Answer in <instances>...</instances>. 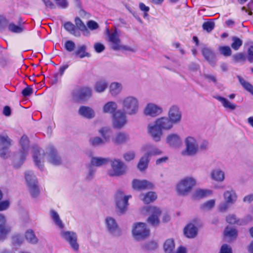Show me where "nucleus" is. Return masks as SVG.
Wrapping results in <instances>:
<instances>
[{
    "label": "nucleus",
    "mask_w": 253,
    "mask_h": 253,
    "mask_svg": "<svg viewBox=\"0 0 253 253\" xmlns=\"http://www.w3.org/2000/svg\"><path fill=\"white\" fill-rule=\"evenodd\" d=\"M121 103L123 111L126 114L130 116L136 115L139 111V104L138 98L133 95L124 97Z\"/></svg>",
    "instance_id": "f257e3e1"
},
{
    "label": "nucleus",
    "mask_w": 253,
    "mask_h": 253,
    "mask_svg": "<svg viewBox=\"0 0 253 253\" xmlns=\"http://www.w3.org/2000/svg\"><path fill=\"white\" fill-rule=\"evenodd\" d=\"M21 149L18 154L15 155L13 158V165L16 168H19L24 163L29 150V140L26 135H23L19 141Z\"/></svg>",
    "instance_id": "f03ea898"
},
{
    "label": "nucleus",
    "mask_w": 253,
    "mask_h": 253,
    "mask_svg": "<svg viewBox=\"0 0 253 253\" xmlns=\"http://www.w3.org/2000/svg\"><path fill=\"white\" fill-rule=\"evenodd\" d=\"M196 184V180L194 178L186 177L177 184L176 191L179 195L186 196L191 192Z\"/></svg>",
    "instance_id": "7ed1b4c3"
},
{
    "label": "nucleus",
    "mask_w": 253,
    "mask_h": 253,
    "mask_svg": "<svg viewBox=\"0 0 253 253\" xmlns=\"http://www.w3.org/2000/svg\"><path fill=\"white\" fill-rule=\"evenodd\" d=\"M25 179L29 192L33 198L37 197L40 194V189L38 180L32 171L25 172Z\"/></svg>",
    "instance_id": "20e7f679"
},
{
    "label": "nucleus",
    "mask_w": 253,
    "mask_h": 253,
    "mask_svg": "<svg viewBox=\"0 0 253 253\" xmlns=\"http://www.w3.org/2000/svg\"><path fill=\"white\" fill-rule=\"evenodd\" d=\"M185 148L181 152L183 156H194L198 152L199 146L196 139L192 136H188L184 140Z\"/></svg>",
    "instance_id": "39448f33"
},
{
    "label": "nucleus",
    "mask_w": 253,
    "mask_h": 253,
    "mask_svg": "<svg viewBox=\"0 0 253 253\" xmlns=\"http://www.w3.org/2000/svg\"><path fill=\"white\" fill-rule=\"evenodd\" d=\"M111 166L112 169L108 172L110 176L122 175L126 172L127 170L126 166L119 159L112 160Z\"/></svg>",
    "instance_id": "423d86ee"
},
{
    "label": "nucleus",
    "mask_w": 253,
    "mask_h": 253,
    "mask_svg": "<svg viewBox=\"0 0 253 253\" xmlns=\"http://www.w3.org/2000/svg\"><path fill=\"white\" fill-rule=\"evenodd\" d=\"M132 233L135 239L140 240L149 236L150 230L146 228V224L144 223L138 222L134 224Z\"/></svg>",
    "instance_id": "0eeeda50"
},
{
    "label": "nucleus",
    "mask_w": 253,
    "mask_h": 253,
    "mask_svg": "<svg viewBox=\"0 0 253 253\" xmlns=\"http://www.w3.org/2000/svg\"><path fill=\"white\" fill-rule=\"evenodd\" d=\"M130 196H125L124 193L118 191L115 195V202L118 211L121 213H124L127 209L128 200Z\"/></svg>",
    "instance_id": "6e6552de"
},
{
    "label": "nucleus",
    "mask_w": 253,
    "mask_h": 253,
    "mask_svg": "<svg viewBox=\"0 0 253 253\" xmlns=\"http://www.w3.org/2000/svg\"><path fill=\"white\" fill-rule=\"evenodd\" d=\"M60 235L63 239L69 244L71 247L75 251L79 250V245L77 243V235L75 232L61 230Z\"/></svg>",
    "instance_id": "1a4fd4ad"
},
{
    "label": "nucleus",
    "mask_w": 253,
    "mask_h": 253,
    "mask_svg": "<svg viewBox=\"0 0 253 253\" xmlns=\"http://www.w3.org/2000/svg\"><path fill=\"white\" fill-rule=\"evenodd\" d=\"M105 225L107 231L111 236L115 237L121 236V230L114 218L107 217L105 219Z\"/></svg>",
    "instance_id": "9d476101"
},
{
    "label": "nucleus",
    "mask_w": 253,
    "mask_h": 253,
    "mask_svg": "<svg viewBox=\"0 0 253 253\" xmlns=\"http://www.w3.org/2000/svg\"><path fill=\"white\" fill-rule=\"evenodd\" d=\"M127 123L126 114L122 110H117L113 115V126L115 128H121Z\"/></svg>",
    "instance_id": "9b49d317"
},
{
    "label": "nucleus",
    "mask_w": 253,
    "mask_h": 253,
    "mask_svg": "<svg viewBox=\"0 0 253 253\" xmlns=\"http://www.w3.org/2000/svg\"><path fill=\"white\" fill-rule=\"evenodd\" d=\"M33 149V158L35 165L41 170L43 168V159L45 155L44 151L38 146H34Z\"/></svg>",
    "instance_id": "f8f14e48"
},
{
    "label": "nucleus",
    "mask_w": 253,
    "mask_h": 253,
    "mask_svg": "<svg viewBox=\"0 0 253 253\" xmlns=\"http://www.w3.org/2000/svg\"><path fill=\"white\" fill-rule=\"evenodd\" d=\"M47 161L54 166H59L62 164L61 157L57 150L53 147H49L46 152Z\"/></svg>",
    "instance_id": "ddd939ff"
},
{
    "label": "nucleus",
    "mask_w": 253,
    "mask_h": 253,
    "mask_svg": "<svg viewBox=\"0 0 253 253\" xmlns=\"http://www.w3.org/2000/svg\"><path fill=\"white\" fill-rule=\"evenodd\" d=\"M168 117L174 124H179L182 119V112L177 105H172L169 109Z\"/></svg>",
    "instance_id": "4468645a"
},
{
    "label": "nucleus",
    "mask_w": 253,
    "mask_h": 253,
    "mask_svg": "<svg viewBox=\"0 0 253 253\" xmlns=\"http://www.w3.org/2000/svg\"><path fill=\"white\" fill-rule=\"evenodd\" d=\"M106 32L108 37V41L111 42V48L114 50H119L121 41L118 30L116 29L113 33H111L109 30L107 29Z\"/></svg>",
    "instance_id": "2eb2a0df"
},
{
    "label": "nucleus",
    "mask_w": 253,
    "mask_h": 253,
    "mask_svg": "<svg viewBox=\"0 0 253 253\" xmlns=\"http://www.w3.org/2000/svg\"><path fill=\"white\" fill-rule=\"evenodd\" d=\"M72 96L76 100H83L90 97L92 94V90L90 87H84L72 92Z\"/></svg>",
    "instance_id": "dca6fc26"
},
{
    "label": "nucleus",
    "mask_w": 253,
    "mask_h": 253,
    "mask_svg": "<svg viewBox=\"0 0 253 253\" xmlns=\"http://www.w3.org/2000/svg\"><path fill=\"white\" fill-rule=\"evenodd\" d=\"M162 112L163 108L161 107L152 103L147 104L144 109V114L152 117H156Z\"/></svg>",
    "instance_id": "f3484780"
},
{
    "label": "nucleus",
    "mask_w": 253,
    "mask_h": 253,
    "mask_svg": "<svg viewBox=\"0 0 253 253\" xmlns=\"http://www.w3.org/2000/svg\"><path fill=\"white\" fill-rule=\"evenodd\" d=\"M148 211L151 213L147 219L148 223L153 226H158L160 222L159 216L161 213L160 209L155 207H149Z\"/></svg>",
    "instance_id": "a211bd4d"
},
{
    "label": "nucleus",
    "mask_w": 253,
    "mask_h": 253,
    "mask_svg": "<svg viewBox=\"0 0 253 253\" xmlns=\"http://www.w3.org/2000/svg\"><path fill=\"white\" fill-rule=\"evenodd\" d=\"M153 186L152 183L146 180H140L134 179L132 182V188L137 191L151 189H153Z\"/></svg>",
    "instance_id": "6ab92c4d"
},
{
    "label": "nucleus",
    "mask_w": 253,
    "mask_h": 253,
    "mask_svg": "<svg viewBox=\"0 0 253 253\" xmlns=\"http://www.w3.org/2000/svg\"><path fill=\"white\" fill-rule=\"evenodd\" d=\"M148 133L156 142L160 141L163 134L162 130L159 126H157L155 122L154 125L149 124L148 126Z\"/></svg>",
    "instance_id": "aec40b11"
},
{
    "label": "nucleus",
    "mask_w": 253,
    "mask_h": 253,
    "mask_svg": "<svg viewBox=\"0 0 253 253\" xmlns=\"http://www.w3.org/2000/svg\"><path fill=\"white\" fill-rule=\"evenodd\" d=\"M141 150L145 152L144 156L148 159L153 156L161 155L163 153L161 150L157 148L155 145L151 144H147L143 146Z\"/></svg>",
    "instance_id": "412c9836"
},
{
    "label": "nucleus",
    "mask_w": 253,
    "mask_h": 253,
    "mask_svg": "<svg viewBox=\"0 0 253 253\" xmlns=\"http://www.w3.org/2000/svg\"><path fill=\"white\" fill-rule=\"evenodd\" d=\"M157 126H159L163 130H169L171 129L174 124L168 117H162L156 120L155 121Z\"/></svg>",
    "instance_id": "4be33fe9"
},
{
    "label": "nucleus",
    "mask_w": 253,
    "mask_h": 253,
    "mask_svg": "<svg viewBox=\"0 0 253 253\" xmlns=\"http://www.w3.org/2000/svg\"><path fill=\"white\" fill-rule=\"evenodd\" d=\"M130 140L129 134L125 132H119L112 138V142L116 145H123Z\"/></svg>",
    "instance_id": "5701e85b"
},
{
    "label": "nucleus",
    "mask_w": 253,
    "mask_h": 253,
    "mask_svg": "<svg viewBox=\"0 0 253 253\" xmlns=\"http://www.w3.org/2000/svg\"><path fill=\"white\" fill-rule=\"evenodd\" d=\"M166 142L172 148H178L181 144V140L179 136L175 133H171L167 135Z\"/></svg>",
    "instance_id": "b1692460"
},
{
    "label": "nucleus",
    "mask_w": 253,
    "mask_h": 253,
    "mask_svg": "<svg viewBox=\"0 0 253 253\" xmlns=\"http://www.w3.org/2000/svg\"><path fill=\"white\" fill-rule=\"evenodd\" d=\"M78 113L80 115L87 119L93 118L95 115L94 110L91 108L85 106H81Z\"/></svg>",
    "instance_id": "393cba45"
},
{
    "label": "nucleus",
    "mask_w": 253,
    "mask_h": 253,
    "mask_svg": "<svg viewBox=\"0 0 253 253\" xmlns=\"http://www.w3.org/2000/svg\"><path fill=\"white\" fill-rule=\"evenodd\" d=\"M202 53L205 59L211 64L213 65L215 63V56L213 51L208 47L202 49Z\"/></svg>",
    "instance_id": "a878e982"
},
{
    "label": "nucleus",
    "mask_w": 253,
    "mask_h": 253,
    "mask_svg": "<svg viewBox=\"0 0 253 253\" xmlns=\"http://www.w3.org/2000/svg\"><path fill=\"white\" fill-rule=\"evenodd\" d=\"M198 233V228L193 224H188L184 229V234L188 238H195Z\"/></svg>",
    "instance_id": "bb28decb"
},
{
    "label": "nucleus",
    "mask_w": 253,
    "mask_h": 253,
    "mask_svg": "<svg viewBox=\"0 0 253 253\" xmlns=\"http://www.w3.org/2000/svg\"><path fill=\"white\" fill-rule=\"evenodd\" d=\"M225 201L233 205L237 200V195L233 189L225 191L223 194Z\"/></svg>",
    "instance_id": "cd10ccee"
},
{
    "label": "nucleus",
    "mask_w": 253,
    "mask_h": 253,
    "mask_svg": "<svg viewBox=\"0 0 253 253\" xmlns=\"http://www.w3.org/2000/svg\"><path fill=\"white\" fill-rule=\"evenodd\" d=\"M210 175L211 179L217 182H222L225 179L224 172L219 169L212 170Z\"/></svg>",
    "instance_id": "c85d7f7f"
},
{
    "label": "nucleus",
    "mask_w": 253,
    "mask_h": 253,
    "mask_svg": "<svg viewBox=\"0 0 253 253\" xmlns=\"http://www.w3.org/2000/svg\"><path fill=\"white\" fill-rule=\"evenodd\" d=\"M108 83L104 79L97 81L94 85V90L98 93L103 92L107 88Z\"/></svg>",
    "instance_id": "c756f323"
},
{
    "label": "nucleus",
    "mask_w": 253,
    "mask_h": 253,
    "mask_svg": "<svg viewBox=\"0 0 253 253\" xmlns=\"http://www.w3.org/2000/svg\"><path fill=\"white\" fill-rule=\"evenodd\" d=\"M122 89V84L118 82H113L109 86V92L113 96H117L121 93Z\"/></svg>",
    "instance_id": "7c9ffc66"
},
{
    "label": "nucleus",
    "mask_w": 253,
    "mask_h": 253,
    "mask_svg": "<svg viewBox=\"0 0 253 253\" xmlns=\"http://www.w3.org/2000/svg\"><path fill=\"white\" fill-rule=\"evenodd\" d=\"M118 106L114 101H109L106 103L103 107V112L105 113H109L114 115L117 111Z\"/></svg>",
    "instance_id": "2f4dec72"
},
{
    "label": "nucleus",
    "mask_w": 253,
    "mask_h": 253,
    "mask_svg": "<svg viewBox=\"0 0 253 253\" xmlns=\"http://www.w3.org/2000/svg\"><path fill=\"white\" fill-rule=\"evenodd\" d=\"M106 142L107 141L99 136H95L89 139V143L93 147H102Z\"/></svg>",
    "instance_id": "473e14b6"
},
{
    "label": "nucleus",
    "mask_w": 253,
    "mask_h": 253,
    "mask_svg": "<svg viewBox=\"0 0 253 253\" xmlns=\"http://www.w3.org/2000/svg\"><path fill=\"white\" fill-rule=\"evenodd\" d=\"M215 98L221 103L222 105L225 109L232 111L235 110L236 108L235 104L232 103L225 98L219 96H217L215 97Z\"/></svg>",
    "instance_id": "72a5a7b5"
},
{
    "label": "nucleus",
    "mask_w": 253,
    "mask_h": 253,
    "mask_svg": "<svg viewBox=\"0 0 253 253\" xmlns=\"http://www.w3.org/2000/svg\"><path fill=\"white\" fill-rule=\"evenodd\" d=\"M25 237L26 241L31 244H36L39 241L34 231L32 229H28L26 231Z\"/></svg>",
    "instance_id": "f704fd0d"
},
{
    "label": "nucleus",
    "mask_w": 253,
    "mask_h": 253,
    "mask_svg": "<svg viewBox=\"0 0 253 253\" xmlns=\"http://www.w3.org/2000/svg\"><path fill=\"white\" fill-rule=\"evenodd\" d=\"M96 169L91 165H88L84 172V179L86 181L91 180L95 175Z\"/></svg>",
    "instance_id": "c9c22d12"
},
{
    "label": "nucleus",
    "mask_w": 253,
    "mask_h": 253,
    "mask_svg": "<svg viewBox=\"0 0 253 253\" xmlns=\"http://www.w3.org/2000/svg\"><path fill=\"white\" fill-rule=\"evenodd\" d=\"M140 199L146 204L154 201L157 198V195L154 192H149L145 195H140Z\"/></svg>",
    "instance_id": "e433bc0d"
},
{
    "label": "nucleus",
    "mask_w": 253,
    "mask_h": 253,
    "mask_svg": "<svg viewBox=\"0 0 253 253\" xmlns=\"http://www.w3.org/2000/svg\"><path fill=\"white\" fill-rule=\"evenodd\" d=\"M49 213L50 217L53 220L55 225L58 226L60 228L63 229L64 227V225L60 219L58 213L54 210H51Z\"/></svg>",
    "instance_id": "4c0bfd02"
},
{
    "label": "nucleus",
    "mask_w": 253,
    "mask_h": 253,
    "mask_svg": "<svg viewBox=\"0 0 253 253\" xmlns=\"http://www.w3.org/2000/svg\"><path fill=\"white\" fill-rule=\"evenodd\" d=\"M86 46L85 45H82L78 47L77 50L75 51L74 54L79 56L81 58H83L85 57H90V55L89 53L86 52Z\"/></svg>",
    "instance_id": "58836bf2"
},
{
    "label": "nucleus",
    "mask_w": 253,
    "mask_h": 253,
    "mask_svg": "<svg viewBox=\"0 0 253 253\" xmlns=\"http://www.w3.org/2000/svg\"><path fill=\"white\" fill-rule=\"evenodd\" d=\"M108 162V159L100 157H92L89 165H91L93 167L94 166L100 167Z\"/></svg>",
    "instance_id": "ea45409f"
},
{
    "label": "nucleus",
    "mask_w": 253,
    "mask_h": 253,
    "mask_svg": "<svg viewBox=\"0 0 253 253\" xmlns=\"http://www.w3.org/2000/svg\"><path fill=\"white\" fill-rule=\"evenodd\" d=\"M149 163V159L145 157L142 156L137 164V169L141 171H143L147 169Z\"/></svg>",
    "instance_id": "a19ab883"
},
{
    "label": "nucleus",
    "mask_w": 253,
    "mask_h": 253,
    "mask_svg": "<svg viewBox=\"0 0 253 253\" xmlns=\"http://www.w3.org/2000/svg\"><path fill=\"white\" fill-rule=\"evenodd\" d=\"M240 84L242 85L245 89L250 92L253 95V86L249 82L246 81L240 76H237Z\"/></svg>",
    "instance_id": "79ce46f5"
},
{
    "label": "nucleus",
    "mask_w": 253,
    "mask_h": 253,
    "mask_svg": "<svg viewBox=\"0 0 253 253\" xmlns=\"http://www.w3.org/2000/svg\"><path fill=\"white\" fill-rule=\"evenodd\" d=\"M175 248L174 241L168 239L164 243V249L165 253H172Z\"/></svg>",
    "instance_id": "37998d69"
},
{
    "label": "nucleus",
    "mask_w": 253,
    "mask_h": 253,
    "mask_svg": "<svg viewBox=\"0 0 253 253\" xmlns=\"http://www.w3.org/2000/svg\"><path fill=\"white\" fill-rule=\"evenodd\" d=\"M211 194V191L206 189H198L197 190L194 195L193 197L196 199H202L210 195Z\"/></svg>",
    "instance_id": "c03bdc74"
},
{
    "label": "nucleus",
    "mask_w": 253,
    "mask_h": 253,
    "mask_svg": "<svg viewBox=\"0 0 253 253\" xmlns=\"http://www.w3.org/2000/svg\"><path fill=\"white\" fill-rule=\"evenodd\" d=\"M111 129L110 127L105 126L100 128L98 130V132L103 139L107 141V142H109L110 139V136L108 134L111 132Z\"/></svg>",
    "instance_id": "a18cd8bd"
},
{
    "label": "nucleus",
    "mask_w": 253,
    "mask_h": 253,
    "mask_svg": "<svg viewBox=\"0 0 253 253\" xmlns=\"http://www.w3.org/2000/svg\"><path fill=\"white\" fill-rule=\"evenodd\" d=\"M12 140L7 135L0 134V146L10 147Z\"/></svg>",
    "instance_id": "49530a36"
},
{
    "label": "nucleus",
    "mask_w": 253,
    "mask_h": 253,
    "mask_svg": "<svg viewBox=\"0 0 253 253\" xmlns=\"http://www.w3.org/2000/svg\"><path fill=\"white\" fill-rule=\"evenodd\" d=\"M64 27L66 31L75 36H79L76 31V26L71 22H67L64 24Z\"/></svg>",
    "instance_id": "de8ad7c7"
},
{
    "label": "nucleus",
    "mask_w": 253,
    "mask_h": 253,
    "mask_svg": "<svg viewBox=\"0 0 253 253\" xmlns=\"http://www.w3.org/2000/svg\"><path fill=\"white\" fill-rule=\"evenodd\" d=\"M75 23L76 27L81 31L83 32H86L87 33H89V32L86 27L85 24L83 23V22L81 20V19L79 17H76L75 19Z\"/></svg>",
    "instance_id": "09e8293b"
},
{
    "label": "nucleus",
    "mask_w": 253,
    "mask_h": 253,
    "mask_svg": "<svg viewBox=\"0 0 253 253\" xmlns=\"http://www.w3.org/2000/svg\"><path fill=\"white\" fill-rule=\"evenodd\" d=\"M240 220L241 219L237 218L234 214H230L226 217V221L230 224H237L240 225Z\"/></svg>",
    "instance_id": "8fccbe9b"
},
{
    "label": "nucleus",
    "mask_w": 253,
    "mask_h": 253,
    "mask_svg": "<svg viewBox=\"0 0 253 253\" xmlns=\"http://www.w3.org/2000/svg\"><path fill=\"white\" fill-rule=\"evenodd\" d=\"M224 233L225 236L235 239L236 238L237 235V231L234 228L227 227L225 229Z\"/></svg>",
    "instance_id": "3c124183"
},
{
    "label": "nucleus",
    "mask_w": 253,
    "mask_h": 253,
    "mask_svg": "<svg viewBox=\"0 0 253 253\" xmlns=\"http://www.w3.org/2000/svg\"><path fill=\"white\" fill-rule=\"evenodd\" d=\"M232 41L233 42L231 45V47L235 50H238L240 47L242 45V41L235 36L232 38Z\"/></svg>",
    "instance_id": "603ef678"
},
{
    "label": "nucleus",
    "mask_w": 253,
    "mask_h": 253,
    "mask_svg": "<svg viewBox=\"0 0 253 253\" xmlns=\"http://www.w3.org/2000/svg\"><path fill=\"white\" fill-rule=\"evenodd\" d=\"M231 205H232V204L224 201L219 204L217 208V210L220 212H225L230 208Z\"/></svg>",
    "instance_id": "864d4df0"
},
{
    "label": "nucleus",
    "mask_w": 253,
    "mask_h": 253,
    "mask_svg": "<svg viewBox=\"0 0 253 253\" xmlns=\"http://www.w3.org/2000/svg\"><path fill=\"white\" fill-rule=\"evenodd\" d=\"M9 148L10 147L2 146L0 148V157L4 159H6L9 157Z\"/></svg>",
    "instance_id": "5fc2aeb1"
},
{
    "label": "nucleus",
    "mask_w": 253,
    "mask_h": 253,
    "mask_svg": "<svg viewBox=\"0 0 253 253\" xmlns=\"http://www.w3.org/2000/svg\"><path fill=\"white\" fill-rule=\"evenodd\" d=\"M8 28L10 31L15 33H20L24 31L23 27L17 26L13 23L9 24Z\"/></svg>",
    "instance_id": "6e6d98bb"
},
{
    "label": "nucleus",
    "mask_w": 253,
    "mask_h": 253,
    "mask_svg": "<svg viewBox=\"0 0 253 253\" xmlns=\"http://www.w3.org/2000/svg\"><path fill=\"white\" fill-rule=\"evenodd\" d=\"M215 23L212 21H208L203 24L202 28L204 30L206 31L208 33L211 32L214 28Z\"/></svg>",
    "instance_id": "4d7b16f0"
},
{
    "label": "nucleus",
    "mask_w": 253,
    "mask_h": 253,
    "mask_svg": "<svg viewBox=\"0 0 253 253\" xmlns=\"http://www.w3.org/2000/svg\"><path fill=\"white\" fill-rule=\"evenodd\" d=\"M158 247L156 242L154 241L150 242L142 246L143 250L147 251H153L156 250Z\"/></svg>",
    "instance_id": "13d9d810"
},
{
    "label": "nucleus",
    "mask_w": 253,
    "mask_h": 253,
    "mask_svg": "<svg viewBox=\"0 0 253 253\" xmlns=\"http://www.w3.org/2000/svg\"><path fill=\"white\" fill-rule=\"evenodd\" d=\"M215 201L214 200H210L204 203L201 207L203 210H210L215 206Z\"/></svg>",
    "instance_id": "bf43d9fd"
},
{
    "label": "nucleus",
    "mask_w": 253,
    "mask_h": 253,
    "mask_svg": "<svg viewBox=\"0 0 253 253\" xmlns=\"http://www.w3.org/2000/svg\"><path fill=\"white\" fill-rule=\"evenodd\" d=\"M10 230L11 228L9 226L0 228V241L4 240Z\"/></svg>",
    "instance_id": "052dcab7"
},
{
    "label": "nucleus",
    "mask_w": 253,
    "mask_h": 253,
    "mask_svg": "<svg viewBox=\"0 0 253 253\" xmlns=\"http://www.w3.org/2000/svg\"><path fill=\"white\" fill-rule=\"evenodd\" d=\"M23 242L22 237L19 235L13 236L12 238V243L15 246H20Z\"/></svg>",
    "instance_id": "680f3d73"
},
{
    "label": "nucleus",
    "mask_w": 253,
    "mask_h": 253,
    "mask_svg": "<svg viewBox=\"0 0 253 253\" xmlns=\"http://www.w3.org/2000/svg\"><path fill=\"white\" fill-rule=\"evenodd\" d=\"M65 48L69 52H72L75 49V43L72 41H67L65 42L64 45Z\"/></svg>",
    "instance_id": "e2e57ef3"
},
{
    "label": "nucleus",
    "mask_w": 253,
    "mask_h": 253,
    "mask_svg": "<svg viewBox=\"0 0 253 253\" xmlns=\"http://www.w3.org/2000/svg\"><path fill=\"white\" fill-rule=\"evenodd\" d=\"M219 51L222 54L225 56H229L231 54V50L228 46L220 47Z\"/></svg>",
    "instance_id": "0e129e2a"
},
{
    "label": "nucleus",
    "mask_w": 253,
    "mask_h": 253,
    "mask_svg": "<svg viewBox=\"0 0 253 253\" xmlns=\"http://www.w3.org/2000/svg\"><path fill=\"white\" fill-rule=\"evenodd\" d=\"M233 58L235 62L244 61L246 60V57L243 53H237L233 56Z\"/></svg>",
    "instance_id": "69168bd1"
},
{
    "label": "nucleus",
    "mask_w": 253,
    "mask_h": 253,
    "mask_svg": "<svg viewBox=\"0 0 253 253\" xmlns=\"http://www.w3.org/2000/svg\"><path fill=\"white\" fill-rule=\"evenodd\" d=\"M253 220V217L250 214H248L244 218L241 219L240 225L246 224Z\"/></svg>",
    "instance_id": "338daca9"
},
{
    "label": "nucleus",
    "mask_w": 253,
    "mask_h": 253,
    "mask_svg": "<svg viewBox=\"0 0 253 253\" xmlns=\"http://www.w3.org/2000/svg\"><path fill=\"white\" fill-rule=\"evenodd\" d=\"M87 26L90 30H94L99 27L97 22L93 20H89L87 23Z\"/></svg>",
    "instance_id": "774afa93"
}]
</instances>
